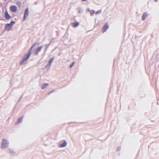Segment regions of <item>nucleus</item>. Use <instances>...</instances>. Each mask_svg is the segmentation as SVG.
<instances>
[{"label": "nucleus", "instance_id": "nucleus-1", "mask_svg": "<svg viewBox=\"0 0 159 159\" xmlns=\"http://www.w3.org/2000/svg\"><path fill=\"white\" fill-rule=\"evenodd\" d=\"M39 43H35L31 47V48H30V50L29 51L28 53L27 54H25L24 55V56L23 57V59L21 60L20 61V65H22L30 57V55L31 54V51L32 48L36 45H38V46H39Z\"/></svg>", "mask_w": 159, "mask_h": 159}, {"label": "nucleus", "instance_id": "nucleus-2", "mask_svg": "<svg viewBox=\"0 0 159 159\" xmlns=\"http://www.w3.org/2000/svg\"><path fill=\"white\" fill-rule=\"evenodd\" d=\"M2 149H5L7 148L9 144V141L6 139H3L1 142Z\"/></svg>", "mask_w": 159, "mask_h": 159}, {"label": "nucleus", "instance_id": "nucleus-3", "mask_svg": "<svg viewBox=\"0 0 159 159\" xmlns=\"http://www.w3.org/2000/svg\"><path fill=\"white\" fill-rule=\"evenodd\" d=\"M15 21H12L10 23L7 24L5 26V29L8 31H10L15 24Z\"/></svg>", "mask_w": 159, "mask_h": 159}, {"label": "nucleus", "instance_id": "nucleus-4", "mask_svg": "<svg viewBox=\"0 0 159 159\" xmlns=\"http://www.w3.org/2000/svg\"><path fill=\"white\" fill-rule=\"evenodd\" d=\"M29 14V9L28 8H27L25 12L24 15V16L23 18V20H25L27 16H28Z\"/></svg>", "mask_w": 159, "mask_h": 159}, {"label": "nucleus", "instance_id": "nucleus-5", "mask_svg": "<svg viewBox=\"0 0 159 159\" xmlns=\"http://www.w3.org/2000/svg\"><path fill=\"white\" fill-rule=\"evenodd\" d=\"M10 10L12 12H16L17 11V7L16 6H11L10 7Z\"/></svg>", "mask_w": 159, "mask_h": 159}, {"label": "nucleus", "instance_id": "nucleus-6", "mask_svg": "<svg viewBox=\"0 0 159 159\" xmlns=\"http://www.w3.org/2000/svg\"><path fill=\"white\" fill-rule=\"evenodd\" d=\"M42 48V46H41L38 48L36 50V52L34 53V55H38L39 52L41 51Z\"/></svg>", "mask_w": 159, "mask_h": 159}, {"label": "nucleus", "instance_id": "nucleus-7", "mask_svg": "<svg viewBox=\"0 0 159 159\" xmlns=\"http://www.w3.org/2000/svg\"><path fill=\"white\" fill-rule=\"evenodd\" d=\"M109 27V26L108 24L107 23H106L103 28V29H102L103 33H104V32H106L107 31V30L108 29Z\"/></svg>", "mask_w": 159, "mask_h": 159}, {"label": "nucleus", "instance_id": "nucleus-8", "mask_svg": "<svg viewBox=\"0 0 159 159\" xmlns=\"http://www.w3.org/2000/svg\"><path fill=\"white\" fill-rule=\"evenodd\" d=\"M5 18L7 20H9L11 18V16L8 14L7 11L5 12Z\"/></svg>", "mask_w": 159, "mask_h": 159}, {"label": "nucleus", "instance_id": "nucleus-9", "mask_svg": "<svg viewBox=\"0 0 159 159\" xmlns=\"http://www.w3.org/2000/svg\"><path fill=\"white\" fill-rule=\"evenodd\" d=\"M67 145V142L66 140H64V142L63 143L59 145V146L60 147L63 148L66 147Z\"/></svg>", "mask_w": 159, "mask_h": 159}, {"label": "nucleus", "instance_id": "nucleus-10", "mask_svg": "<svg viewBox=\"0 0 159 159\" xmlns=\"http://www.w3.org/2000/svg\"><path fill=\"white\" fill-rule=\"evenodd\" d=\"M79 25V23L78 22H74L71 23V25L72 26L75 28L77 27Z\"/></svg>", "mask_w": 159, "mask_h": 159}, {"label": "nucleus", "instance_id": "nucleus-11", "mask_svg": "<svg viewBox=\"0 0 159 159\" xmlns=\"http://www.w3.org/2000/svg\"><path fill=\"white\" fill-rule=\"evenodd\" d=\"M48 83H45L43 84L41 86V88L42 89H43L45 88H46L48 85Z\"/></svg>", "mask_w": 159, "mask_h": 159}, {"label": "nucleus", "instance_id": "nucleus-12", "mask_svg": "<svg viewBox=\"0 0 159 159\" xmlns=\"http://www.w3.org/2000/svg\"><path fill=\"white\" fill-rule=\"evenodd\" d=\"M147 15L148 14L147 12H146L144 13L142 16V20H144Z\"/></svg>", "mask_w": 159, "mask_h": 159}, {"label": "nucleus", "instance_id": "nucleus-13", "mask_svg": "<svg viewBox=\"0 0 159 159\" xmlns=\"http://www.w3.org/2000/svg\"><path fill=\"white\" fill-rule=\"evenodd\" d=\"M76 10L78 11V12L79 13H81L83 11L80 7H78L76 9Z\"/></svg>", "mask_w": 159, "mask_h": 159}, {"label": "nucleus", "instance_id": "nucleus-14", "mask_svg": "<svg viewBox=\"0 0 159 159\" xmlns=\"http://www.w3.org/2000/svg\"><path fill=\"white\" fill-rule=\"evenodd\" d=\"M54 60V58L53 57H52L50 59L48 62V63L49 64V65H51L52 63L53 62Z\"/></svg>", "mask_w": 159, "mask_h": 159}, {"label": "nucleus", "instance_id": "nucleus-15", "mask_svg": "<svg viewBox=\"0 0 159 159\" xmlns=\"http://www.w3.org/2000/svg\"><path fill=\"white\" fill-rule=\"evenodd\" d=\"M23 118V116H22V117L20 118H19V119H18V123H21L22 122Z\"/></svg>", "mask_w": 159, "mask_h": 159}, {"label": "nucleus", "instance_id": "nucleus-16", "mask_svg": "<svg viewBox=\"0 0 159 159\" xmlns=\"http://www.w3.org/2000/svg\"><path fill=\"white\" fill-rule=\"evenodd\" d=\"M16 4L20 7L21 6V2L19 1H17Z\"/></svg>", "mask_w": 159, "mask_h": 159}, {"label": "nucleus", "instance_id": "nucleus-17", "mask_svg": "<svg viewBox=\"0 0 159 159\" xmlns=\"http://www.w3.org/2000/svg\"><path fill=\"white\" fill-rule=\"evenodd\" d=\"M50 43L49 44H47L45 45V51H46V50L48 48V47L50 45Z\"/></svg>", "mask_w": 159, "mask_h": 159}, {"label": "nucleus", "instance_id": "nucleus-18", "mask_svg": "<svg viewBox=\"0 0 159 159\" xmlns=\"http://www.w3.org/2000/svg\"><path fill=\"white\" fill-rule=\"evenodd\" d=\"M9 152H10V153L11 154H13L14 153V152L11 149H8Z\"/></svg>", "mask_w": 159, "mask_h": 159}, {"label": "nucleus", "instance_id": "nucleus-19", "mask_svg": "<svg viewBox=\"0 0 159 159\" xmlns=\"http://www.w3.org/2000/svg\"><path fill=\"white\" fill-rule=\"evenodd\" d=\"M95 13V11L94 10H92L91 12H90L91 15L93 16Z\"/></svg>", "mask_w": 159, "mask_h": 159}, {"label": "nucleus", "instance_id": "nucleus-20", "mask_svg": "<svg viewBox=\"0 0 159 159\" xmlns=\"http://www.w3.org/2000/svg\"><path fill=\"white\" fill-rule=\"evenodd\" d=\"M51 65H49V63H48L47 65L45 67L47 69H49L50 68Z\"/></svg>", "mask_w": 159, "mask_h": 159}, {"label": "nucleus", "instance_id": "nucleus-21", "mask_svg": "<svg viewBox=\"0 0 159 159\" xmlns=\"http://www.w3.org/2000/svg\"><path fill=\"white\" fill-rule=\"evenodd\" d=\"M102 12V11L101 10H99L98 11H97L96 12V14H100Z\"/></svg>", "mask_w": 159, "mask_h": 159}, {"label": "nucleus", "instance_id": "nucleus-22", "mask_svg": "<svg viewBox=\"0 0 159 159\" xmlns=\"http://www.w3.org/2000/svg\"><path fill=\"white\" fill-rule=\"evenodd\" d=\"M75 63V62H73L70 65V67L71 68L74 65Z\"/></svg>", "mask_w": 159, "mask_h": 159}, {"label": "nucleus", "instance_id": "nucleus-23", "mask_svg": "<svg viewBox=\"0 0 159 159\" xmlns=\"http://www.w3.org/2000/svg\"><path fill=\"white\" fill-rule=\"evenodd\" d=\"M88 11L89 12H91L92 10H90L89 8H88L87 9Z\"/></svg>", "mask_w": 159, "mask_h": 159}, {"label": "nucleus", "instance_id": "nucleus-24", "mask_svg": "<svg viewBox=\"0 0 159 159\" xmlns=\"http://www.w3.org/2000/svg\"><path fill=\"white\" fill-rule=\"evenodd\" d=\"M54 91V90H52V91H51V92H50V93H48V95H49L51 93H52V92H53Z\"/></svg>", "mask_w": 159, "mask_h": 159}, {"label": "nucleus", "instance_id": "nucleus-25", "mask_svg": "<svg viewBox=\"0 0 159 159\" xmlns=\"http://www.w3.org/2000/svg\"><path fill=\"white\" fill-rule=\"evenodd\" d=\"M154 1L156 2H158V0H154Z\"/></svg>", "mask_w": 159, "mask_h": 159}, {"label": "nucleus", "instance_id": "nucleus-26", "mask_svg": "<svg viewBox=\"0 0 159 159\" xmlns=\"http://www.w3.org/2000/svg\"><path fill=\"white\" fill-rule=\"evenodd\" d=\"M22 96L20 97V99H19V100H20L21 99V98H22Z\"/></svg>", "mask_w": 159, "mask_h": 159}, {"label": "nucleus", "instance_id": "nucleus-27", "mask_svg": "<svg viewBox=\"0 0 159 159\" xmlns=\"http://www.w3.org/2000/svg\"><path fill=\"white\" fill-rule=\"evenodd\" d=\"M83 1H87V0H82Z\"/></svg>", "mask_w": 159, "mask_h": 159}]
</instances>
